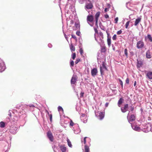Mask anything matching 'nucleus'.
Returning a JSON list of instances; mask_svg holds the SVG:
<instances>
[{
  "label": "nucleus",
  "instance_id": "4c0bfd02",
  "mask_svg": "<svg viewBox=\"0 0 152 152\" xmlns=\"http://www.w3.org/2000/svg\"><path fill=\"white\" fill-rule=\"evenodd\" d=\"M76 56V54L75 53H73L72 55V58L73 60H74L75 59Z\"/></svg>",
  "mask_w": 152,
  "mask_h": 152
},
{
  "label": "nucleus",
  "instance_id": "052dcab7",
  "mask_svg": "<svg viewBox=\"0 0 152 152\" xmlns=\"http://www.w3.org/2000/svg\"><path fill=\"white\" fill-rule=\"evenodd\" d=\"M112 47H113V50H115V47L113 45H112Z\"/></svg>",
  "mask_w": 152,
  "mask_h": 152
},
{
  "label": "nucleus",
  "instance_id": "774afa93",
  "mask_svg": "<svg viewBox=\"0 0 152 152\" xmlns=\"http://www.w3.org/2000/svg\"><path fill=\"white\" fill-rule=\"evenodd\" d=\"M94 30L96 33H97L98 32V31L96 28H94Z\"/></svg>",
  "mask_w": 152,
  "mask_h": 152
},
{
  "label": "nucleus",
  "instance_id": "680f3d73",
  "mask_svg": "<svg viewBox=\"0 0 152 152\" xmlns=\"http://www.w3.org/2000/svg\"><path fill=\"white\" fill-rule=\"evenodd\" d=\"M130 3L129 2H127L126 3V7L127 8H128V6H129V4Z\"/></svg>",
  "mask_w": 152,
  "mask_h": 152
},
{
  "label": "nucleus",
  "instance_id": "ddd939ff",
  "mask_svg": "<svg viewBox=\"0 0 152 152\" xmlns=\"http://www.w3.org/2000/svg\"><path fill=\"white\" fill-rule=\"evenodd\" d=\"M106 33L107 35V44L109 47H110L111 44V37H109V36L110 35L109 33L107 31H106Z\"/></svg>",
  "mask_w": 152,
  "mask_h": 152
},
{
  "label": "nucleus",
  "instance_id": "c756f323",
  "mask_svg": "<svg viewBox=\"0 0 152 152\" xmlns=\"http://www.w3.org/2000/svg\"><path fill=\"white\" fill-rule=\"evenodd\" d=\"M85 152H89V147L86 145H85Z\"/></svg>",
  "mask_w": 152,
  "mask_h": 152
},
{
  "label": "nucleus",
  "instance_id": "864d4df0",
  "mask_svg": "<svg viewBox=\"0 0 152 152\" xmlns=\"http://www.w3.org/2000/svg\"><path fill=\"white\" fill-rule=\"evenodd\" d=\"M104 18L106 19L108 18H109V16L108 15L106 14L104 15Z\"/></svg>",
  "mask_w": 152,
  "mask_h": 152
},
{
  "label": "nucleus",
  "instance_id": "3c124183",
  "mask_svg": "<svg viewBox=\"0 0 152 152\" xmlns=\"http://www.w3.org/2000/svg\"><path fill=\"white\" fill-rule=\"evenodd\" d=\"M78 0L79 2L81 4H82L84 2L83 0Z\"/></svg>",
  "mask_w": 152,
  "mask_h": 152
},
{
  "label": "nucleus",
  "instance_id": "6e6552de",
  "mask_svg": "<svg viewBox=\"0 0 152 152\" xmlns=\"http://www.w3.org/2000/svg\"><path fill=\"white\" fill-rule=\"evenodd\" d=\"M127 118L129 123L131 124V125L132 124V122L134 121L136 118L135 116L134 115H130L129 113L128 115Z\"/></svg>",
  "mask_w": 152,
  "mask_h": 152
},
{
  "label": "nucleus",
  "instance_id": "de8ad7c7",
  "mask_svg": "<svg viewBox=\"0 0 152 152\" xmlns=\"http://www.w3.org/2000/svg\"><path fill=\"white\" fill-rule=\"evenodd\" d=\"M49 116L50 117V120L51 122H52V114L49 115Z\"/></svg>",
  "mask_w": 152,
  "mask_h": 152
},
{
  "label": "nucleus",
  "instance_id": "0eeeda50",
  "mask_svg": "<svg viewBox=\"0 0 152 152\" xmlns=\"http://www.w3.org/2000/svg\"><path fill=\"white\" fill-rule=\"evenodd\" d=\"M6 68L4 61L0 58V72L4 71Z\"/></svg>",
  "mask_w": 152,
  "mask_h": 152
},
{
  "label": "nucleus",
  "instance_id": "49530a36",
  "mask_svg": "<svg viewBox=\"0 0 152 152\" xmlns=\"http://www.w3.org/2000/svg\"><path fill=\"white\" fill-rule=\"evenodd\" d=\"M63 33H64V35L65 38H66V39L68 41V37H67V36L66 34L65 33H64V30H63Z\"/></svg>",
  "mask_w": 152,
  "mask_h": 152
},
{
  "label": "nucleus",
  "instance_id": "bf43d9fd",
  "mask_svg": "<svg viewBox=\"0 0 152 152\" xmlns=\"http://www.w3.org/2000/svg\"><path fill=\"white\" fill-rule=\"evenodd\" d=\"M108 104L109 103L108 102L106 103L105 105V107H107L108 105Z\"/></svg>",
  "mask_w": 152,
  "mask_h": 152
},
{
  "label": "nucleus",
  "instance_id": "69168bd1",
  "mask_svg": "<svg viewBox=\"0 0 152 152\" xmlns=\"http://www.w3.org/2000/svg\"><path fill=\"white\" fill-rule=\"evenodd\" d=\"M108 9L107 8H105L104 9V11L105 12H107V11L108 10Z\"/></svg>",
  "mask_w": 152,
  "mask_h": 152
},
{
  "label": "nucleus",
  "instance_id": "0e129e2a",
  "mask_svg": "<svg viewBox=\"0 0 152 152\" xmlns=\"http://www.w3.org/2000/svg\"><path fill=\"white\" fill-rule=\"evenodd\" d=\"M130 110H131V111H133L134 110V107H131Z\"/></svg>",
  "mask_w": 152,
  "mask_h": 152
},
{
  "label": "nucleus",
  "instance_id": "9b49d317",
  "mask_svg": "<svg viewBox=\"0 0 152 152\" xmlns=\"http://www.w3.org/2000/svg\"><path fill=\"white\" fill-rule=\"evenodd\" d=\"M75 127L77 128V129H75V128H73L74 129L73 130H74V132L75 134H78V133L80 132L81 130L79 128V126L78 124H75Z\"/></svg>",
  "mask_w": 152,
  "mask_h": 152
},
{
  "label": "nucleus",
  "instance_id": "20e7f679",
  "mask_svg": "<svg viewBox=\"0 0 152 152\" xmlns=\"http://www.w3.org/2000/svg\"><path fill=\"white\" fill-rule=\"evenodd\" d=\"M93 7V4L91 1H88L86 2L84 8L86 11H88V10L91 9Z\"/></svg>",
  "mask_w": 152,
  "mask_h": 152
},
{
  "label": "nucleus",
  "instance_id": "6e6d98bb",
  "mask_svg": "<svg viewBox=\"0 0 152 152\" xmlns=\"http://www.w3.org/2000/svg\"><path fill=\"white\" fill-rule=\"evenodd\" d=\"M87 138V137H85L84 138L83 141H84V144H86V139Z\"/></svg>",
  "mask_w": 152,
  "mask_h": 152
},
{
  "label": "nucleus",
  "instance_id": "aec40b11",
  "mask_svg": "<svg viewBox=\"0 0 152 152\" xmlns=\"http://www.w3.org/2000/svg\"><path fill=\"white\" fill-rule=\"evenodd\" d=\"M146 56L147 58H151V52L149 50L147 51L146 53Z\"/></svg>",
  "mask_w": 152,
  "mask_h": 152
},
{
  "label": "nucleus",
  "instance_id": "603ef678",
  "mask_svg": "<svg viewBox=\"0 0 152 152\" xmlns=\"http://www.w3.org/2000/svg\"><path fill=\"white\" fill-rule=\"evenodd\" d=\"M72 38L75 39V40H77L76 37L75 35H72Z\"/></svg>",
  "mask_w": 152,
  "mask_h": 152
},
{
  "label": "nucleus",
  "instance_id": "f03ea898",
  "mask_svg": "<svg viewBox=\"0 0 152 152\" xmlns=\"http://www.w3.org/2000/svg\"><path fill=\"white\" fill-rule=\"evenodd\" d=\"M21 108H20L21 110L20 111H19L21 114V117L22 118H25L26 117V114L27 108H30V111H33L34 110L35 108H37V104L34 105L32 104H30L28 105H24L23 106L22 104Z\"/></svg>",
  "mask_w": 152,
  "mask_h": 152
},
{
  "label": "nucleus",
  "instance_id": "f257e3e1",
  "mask_svg": "<svg viewBox=\"0 0 152 152\" xmlns=\"http://www.w3.org/2000/svg\"><path fill=\"white\" fill-rule=\"evenodd\" d=\"M21 104H18L16 106V108L17 110L14 109L13 111L9 110L8 112V115L9 117H7L6 118V121L7 123V124L9 126H10V124H14L17 121V118L16 116H14V117L12 119H10V118H11L12 116V113H18V115L20 116L21 117V114L19 112L21 111V110L20 108H21Z\"/></svg>",
  "mask_w": 152,
  "mask_h": 152
},
{
  "label": "nucleus",
  "instance_id": "6ab92c4d",
  "mask_svg": "<svg viewBox=\"0 0 152 152\" xmlns=\"http://www.w3.org/2000/svg\"><path fill=\"white\" fill-rule=\"evenodd\" d=\"M146 76L150 79H152V72L149 71L147 72Z\"/></svg>",
  "mask_w": 152,
  "mask_h": 152
},
{
  "label": "nucleus",
  "instance_id": "a211bd4d",
  "mask_svg": "<svg viewBox=\"0 0 152 152\" xmlns=\"http://www.w3.org/2000/svg\"><path fill=\"white\" fill-rule=\"evenodd\" d=\"M137 66L138 68H140L142 67V61L137 60Z\"/></svg>",
  "mask_w": 152,
  "mask_h": 152
},
{
  "label": "nucleus",
  "instance_id": "423d86ee",
  "mask_svg": "<svg viewBox=\"0 0 152 152\" xmlns=\"http://www.w3.org/2000/svg\"><path fill=\"white\" fill-rule=\"evenodd\" d=\"M151 125L148 123L143 126V132L146 133L151 131Z\"/></svg>",
  "mask_w": 152,
  "mask_h": 152
},
{
  "label": "nucleus",
  "instance_id": "c85d7f7f",
  "mask_svg": "<svg viewBox=\"0 0 152 152\" xmlns=\"http://www.w3.org/2000/svg\"><path fill=\"white\" fill-rule=\"evenodd\" d=\"M67 141L68 143V145L69 146L70 148H72V145L71 142L70 141L69 139H67Z\"/></svg>",
  "mask_w": 152,
  "mask_h": 152
},
{
  "label": "nucleus",
  "instance_id": "8fccbe9b",
  "mask_svg": "<svg viewBox=\"0 0 152 152\" xmlns=\"http://www.w3.org/2000/svg\"><path fill=\"white\" fill-rule=\"evenodd\" d=\"M80 32L79 31H77L76 32V34L79 36H80Z\"/></svg>",
  "mask_w": 152,
  "mask_h": 152
},
{
  "label": "nucleus",
  "instance_id": "2eb2a0df",
  "mask_svg": "<svg viewBox=\"0 0 152 152\" xmlns=\"http://www.w3.org/2000/svg\"><path fill=\"white\" fill-rule=\"evenodd\" d=\"M97 73V70L96 68H94L91 71V74L92 76L96 75Z\"/></svg>",
  "mask_w": 152,
  "mask_h": 152
},
{
  "label": "nucleus",
  "instance_id": "473e14b6",
  "mask_svg": "<svg viewBox=\"0 0 152 152\" xmlns=\"http://www.w3.org/2000/svg\"><path fill=\"white\" fill-rule=\"evenodd\" d=\"M58 110L59 112L61 111L62 112H63V109L62 107L60 106H58Z\"/></svg>",
  "mask_w": 152,
  "mask_h": 152
},
{
  "label": "nucleus",
  "instance_id": "79ce46f5",
  "mask_svg": "<svg viewBox=\"0 0 152 152\" xmlns=\"http://www.w3.org/2000/svg\"><path fill=\"white\" fill-rule=\"evenodd\" d=\"M116 35L115 34L112 37V39L113 40H115L116 39Z\"/></svg>",
  "mask_w": 152,
  "mask_h": 152
},
{
  "label": "nucleus",
  "instance_id": "a18cd8bd",
  "mask_svg": "<svg viewBox=\"0 0 152 152\" xmlns=\"http://www.w3.org/2000/svg\"><path fill=\"white\" fill-rule=\"evenodd\" d=\"M74 125V123L73 122L72 120H70V125L71 126H73Z\"/></svg>",
  "mask_w": 152,
  "mask_h": 152
},
{
  "label": "nucleus",
  "instance_id": "f704fd0d",
  "mask_svg": "<svg viewBox=\"0 0 152 152\" xmlns=\"http://www.w3.org/2000/svg\"><path fill=\"white\" fill-rule=\"evenodd\" d=\"M121 111L123 113H125L127 110V109L124 108V107H121Z\"/></svg>",
  "mask_w": 152,
  "mask_h": 152
},
{
  "label": "nucleus",
  "instance_id": "e433bc0d",
  "mask_svg": "<svg viewBox=\"0 0 152 152\" xmlns=\"http://www.w3.org/2000/svg\"><path fill=\"white\" fill-rule=\"evenodd\" d=\"M102 67H103V68H104L105 70L107 69V68L105 65V63L104 62H102Z\"/></svg>",
  "mask_w": 152,
  "mask_h": 152
},
{
  "label": "nucleus",
  "instance_id": "1a4fd4ad",
  "mask_svg": "<svg viewBox=\"0 0 152 152\" xmlns=\"http://www.w3.org/2000/svg\"><path fill=\"white\" fill-rule=\"evenodd\" d=\"M94 17L93 16L91 15H88L87 17V21L88 23L91 26H92L89 23H91L94 20Z\"/></svg>",
  "mask_w": 152,
  "mask_h": 152
},
{
  "label": "nucleus",
  "instance_id": "9d476101",
  "mask_svg": "<svg viewBox=\"0 0 152 152\" xmlns=\"http://www.w3.org/2000/svg\"><path fill=\"white\" fill-rule=\"evenodd\" d=\"M88 118L87 115L84 114H82L80 117L81 121L84 123H86L87 122Z\"/></svg>",
  "mask_w": 152,
  "mask_h": 152
},
{
  "label": "nucleus",
  "instance_id": "13d9d810",
  "mask_svg": "<svg viewBox=\"0 0 152 152\" xmlns=\"http://www.w3.org/2000/svg\"><path fill=\"white\" fill-rule=\"evenodd\" d=\"M48 46L49 48H51L52 47V45L50 44V43H49V44H48Z\"/></svg>",
  "mask_w": 152,
  "mask_h": 152
},
{
  "label": "nucleus",
  "instance_id": "393cba45",
  "mask_svg": "<svg viewBox=\"0 0 152 152\" xmlns=\"http://www.w3.org/2000/svg\"><path fill=\"white\" fill-rule=\"evenodd\" d=\"M100 72L101 73V75L102 76L103 75H104V68H103V67L100 66Z\"/></svg>",
  "mask_w": 152,
  "mask_h": 152
},
{
  "label": "nucleus",
  "instance_id": "a19ab883",
  "mask_svg": "<svg viewBox=\"0 0 152 152\" xmlns=\"http://www.w3.org/2000/svg\"><path fill=\"white\" fill-rule=\"evenodd\" d=\"M129 80L128 78H127L126 80V84H129Z\"/></svg>",
  "mask_w": 152,
  "mask_h": 152
},
{
  "label": "nucleus",
  "instance_id": "dca6fc26",
  "mask_svg": "<svg viewBox=\"0 0 152 152\" xmlns=\"http://www.w3.org/2000/svg\"><path fill=\"white\" fill-rule=\"evenodd\" d=\"M77 78L76 76H73L71 80V83L72 85L74 84L76 82Z\"/></svg>",
  "mask_w": 152,
  "mask_h": 152
},
{
  "label": "nucleus",
  "instance_id": "72a5a7b5",
  "mask_svg": "<svg viewBox=\"0 0 152 152\" xmlns=\"http://www.w3.org/2000/svg\"><path fill=\"white\" fill-rule=\"evenodd\" d=\"M75 26L77 29H78L80 28V25L78 23H75Z\"/></svg>",
  "mask_w": 152,
  "mask_h": 152
},
{
  "label": "nucleus",
  "instance_id": "7ed1b4c3",
  "mask_svg": "<svg viewBox=\"0 0 152 152\" xmlns=\"http://www.w3.org/2000/svg\"><path fill=\"white\" fill-rule=\"evenodd\" d=\"M95 114L96 117L100 120H102L104 118V112H102L100 111H98L97 112L95 111Z\"/></svg>",
  "mask_w": 152,
  "mask_h": 152
},
{
  "label": "nucleus",
  "instance_id": "bb28decb",
  "mask_svg": "<svg viewBox=\"0 0 152 152\" xmlns=\"http://www.w3.org/2000/svg\"><path fill=\"white\" fill-rule=\"evenodd\" d=\"M5 123L3 121H1L0 122V127L1 128H3L5 127Z\"/></svg>",
  "mask_w": 152,
  "mask_h": 152
},
{
  "label": "nucleus",
  "instance_id": "f3484780",
  "mask_svg": "<svg viewBox=\"0 0 152 152\" xmlns=\"http://www.w3.org/2000/svg\"><path fill=\"white\" fill-rule=\"evenodd\" d=\"M137 46L138 48H141L142 47V41H140L137 42Z\"/></svg>",
  "mask_w": 152,
  "mask_h": 152
},
{
  "label": "nucleus",
  "instance_id": "4468645a",
  "mask_svg": "<svg viewBox=\"0 0 152 152\" xmlns=\"http://www.w3.org/2000/svg\"><path fill=\"white\" fill-rule=\"evenodd\" d=\"M132 127L134 130L137 131H140V128L137 125H134L132 124L131 125Z\"/></svg>",
  "mask_w": 152,
  "mask_h": 152
},
{
  "label": "nucleus",
  "instance_id": "a878e982",
  "mask_svg": "<svg viewBox=\"0 0 152 152\" xmlns=\"http://www.w3.org/2000/svg\"><path fill=\"white\" fill-rule=\"evenodd\" d=\"M148 39L151 42H152V37L151 36V35L150 34H148L147 35V37H145V39Z\"/></svg>",
  "mask_w": 152,
  "mask_h": 152
},
{
  "label": "nucleus",
  "instance_id": "cd10ccee",
  "mask_svg": "<svg viewBox=\"0 0 152 152\" xmlns=\"http://www.w3.org/2000/svg\"><path fill=\"white\" fill-rule=\"evenodd\" d=\"M100 14V13L99 12H97L95 15V20H96V21L97 20H98V18Z\"/></svg>",
  "mask_w": 152,
  "mask_h": 152
},
{
  "label": "nucleus",
  "instance_id": "2f4dec72",
  "mask_svg": "<svg viewBox=\"0 0 152 152\" xmlns=\"http://www.w3.org/2000/svg\"><path fill=\"white\" fill-rule=\"evenodd\" d=\"M84 96H78V98L80 101L82 100L84 101L85 100L84 99Z\"/></svg>",
  "mask_w": 152,
  "mask_h": 152
},
{
  "label": "nucleus",
  "instance_id": "412c9836",
  "mask_svg": "<svg viewBox=\"0 0 152 152\" xmlns=\"http://www.w3.org/2000/svg\"><path fill=\"white\" fill-rule=\"evenodd\" d=\"M141 20V18H138L136 19L135 20V21L134 23V25L136 26L140 22Z\"/></svg>",
  "mask_w": 152,
  "mask_h": 152
},
{
  "label": "nucleus",
  "instance_id": "37998d69",
  "mask_svg": "<svg viewBox=\"0 0 152 152\" xmlns=\"http://www.w3.org/2000/svg\"><path fill=\"white\" fill-rule=\"evenodd\" d=\"M79 51L81 55H82L83 53V50L82 48H80L79 50Z\"/></svg>",
  "mask_w": 152,
  "mask_h": 152
},
{
  "label": "nucleus",
  "instance_id": "5fc2aeb1",
  "mask_svg": "<svg viewBox=\"0 0 152 152\" xmlns=\"http://www.w3.org/2000/svg\"><path fill=\"white\" fill-rule=\"evenodd\" d=\"M124 107L125 108H126L127 110L128 107V104H125Z\"/></svg>",
  "mask_w": 152,
  "mask_h": 152
},
{
  "label": "nucleus",
  "instance_id": "f8f14e48",
  "mask_svg": "<svg viewBox=\"0 0 152 152\" xmlns=\"http://www.w3.org/2000/svg\"><path fill=\"white\" fill-rule=\"evenodd\" d=\"M47 136L48 138L51 141H53V137L50 132H48L47 133Z\"/></svg>",
  "mask_w": 152,
  "mask_h": 152
},
{
  "label": "nucleus",
  "instance_id": "4d7b16f0",
  "mask_svg": "<svg viewBox=\"0 0 152 152\" xmlns=\"http://www.w3.org/2000/svg\"><path fill=\"white\" fill-rule=\"evenodd\" d=\"M80 60L79 59H76V61H75V63L76 64H77L78 62Z\"/></svg>",
  "mask_w": 152,
  "mask_h": 152
},
{
  "label": "nucleus",
  "instance_id": "7c9ffc66",
  "mask_svg": "<svg viewBox=\"0 0 152 152\" xmlns=\"http://www.w3.org/2000/svg\"><path fill=\"white\" fill-rule=\"evenodd\" d=\"M70 49L72 51H74L75 50V48L73 45H71L70 46Z\"/></svg>",
  "mask_w": 152,
  "mask_h": 152
},
{
  "label": "nucleus",
  "instance_id": "09e8293b",
  "mask_svg": "<svg viewBox=\"0 0 152 152\" xmlns=\"http://www.w3.org/2000/svg\"><path fill=\"white\" fill-rule=\"evenodd\" d=\"M115 23H118V17L116 18L115 19Z\"/></svg>",
  "mask_w": 152,
  "mask_h": 152
},
{
  "label": "nucleus",
  "instance_id": "e2e57ef3",
  "mask_svg": "<svg viewBox=\"0 0 152 152\" xmlns=\"http://www.w3.org/2000/svg\"><path fill=\"white\" fill-rule=\"evenodd\" d=\"M98 20H97L96 21V20H95V25H97V23H98Z\"/></svg>",
  "mask_w": 152,
  "mask_h": 152
},
{
  "label": "nucleus",
  "instance_id": "5701e85b",
  "mask_svg": "<svg viewBox=\"0 0 152 152\" xmlns=\"http://www.w3.org/2000/svg\"><path fill=\"white\" fill-rule=\"evenodd\" d=\"M124 99L122 98H121L118 102V105L119 107H121V105L122 104L123 101Z\"/></svg>",
  "mask_w": 152,
  "mask_h": 152
},
{
  "label": "nucleus",
  "instance_id": "4be33fe9",
  "mask_svg": "<svg viewBox=\"0 0 152 152\" xmlns=\"http://www.w3.org/2000/svg\"><path fill=\"white\" fill-rule=\"evenodd\" d=\"M60 148L62 152H66V147L63 145H60Z\"/></svg>",
  "mask_w": 152,
  "mask_h": 152
},
{
  "label": "nucleus",
  "instance_id": "39448f33",
  "mask_svg": "<svg viewBox=\"0 0 152 152\" xmlns=\"http://www.w3.org/2000/svg\"><path fill=\"white\" fill-rule=\"evenodd\" d=\"M13 125L11 124L10 126H10V128L9 129V132L12 134H15L18 131V129L16 126L12 127Z\"/></svg>",
  "mask_w": 152,
  "mask_h": 152
},
{
  "label": "nucleus",
  "instance_id": "c03bdc74",
  "mask_svg": "<svg viewBox=\"0 0 152 152\" xmlns=\"http://www.w3.org/2000/svg\"><path fill=\"white\" fill-rule=\"evenodd\" d=\"M122 32V31L121 30H120L117 32V34L118 35H120L121 34Z\"/></svg>",
  "mask_w": 152,
  "mask_h": 152
},
{
  "label": "nucleus",
  "instance_id": "c9c22d12",
  "mask_svg": "<svg viewBox=\"0 0 152 152\" xmlns=\"http://www.w3.org/2000/svg\"><path fill=\"white\" fill-rule=\"evenodd\" d=\"M128 50L127 48H125L124 49V53L125 55L126 56V58H127L128 57V52H127Z\"/></svg>",
  "mask_w": 152,
  "mask_h": 152
},
{
  "label": "nucleus",
  "instance_id": "b1692460",
  "mask_svg": "<svg viewBox=\"0 0 152 152\" xmlns=\"http://www.w3.org/2000/svg\"><path fill=\"white\" fill-rule=\"evenodd\" d=\"M117 80L118 81V83L121 85V88L122 89H123V83L121 80L120 79L118 78L117 79Z\"/></svg>",
  "mask_w": 152,
  "mask_h": 152
},
{
  "label": "nucleus",
  "instance_id": "58836bf2",
  "mask_svg": "<svg viewBox=\"0 0 152 152\" xmlns=\"http://www.w3.org/2000/svg\"><path fill=\"white\" fill-rule=\"evenodd\" d=\"M70 66L71 67L73 66L74 65V62L72 60H71L70 61Z\"/></svg>",
  "mask_w": 152,
  "mask_h": 152
},
{
  "label": "nucleus",
  "instance_id": "ea45409f",
  "mask_svg": "<svg viewBox=\"0 0 152 152\" xmlns=\"http://www.w3.org/2000/svg\"><path fill=\"white\" fill-rule=\"evenodd\" d=\"M130 22V21H128L126 23V25H125V28H128V26L129 25Z\"/></svg>",
  "mask_w": 152,
  "mask_h": 152
},
{
  "label": "nucleus",
  "instance_id": "338daca9",
  "mask_svg": "<svg viewBox=\"0 0 152 152\" xmlns=\"http://www.w3.org/2000/svg\"><path fill=\"white\" fill-rule=\"evenodd\" d=\"M136 83H137V82L136 81H135L134 82V86H135L136 85Z\"/></svg>",
  "mask_w": 152,
  "mask_h": 152
}]
</instances>
